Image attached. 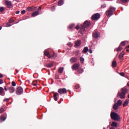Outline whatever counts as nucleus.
<instances>
[{
    "label": "nucleus",
    "mask_w": 129,
    "mask_h": 129,
    "mask_svg": "<svg viewBox=\"0 0 129 129\" xmlns=\"http://www.w3.org/2000/svg\"><path fill=\"white\" fill-rule=\"evenodd\" d=\"M106 7V4H103L101 5V9H104Z\"/></svg>",
    "instance_id": "obj_41"
},
{
    "label": "nucleus",
    "mask_w": 129,
    "mask_h": 129,
    "mask_svg": "<svg viewBox=\"0 0 129 129\" xmlns=\"http://www.w3.org/2000/svg\"><path fill=\"white\" fill-rule=\"evenodd\" d=\"M90 23L87 20L84 22L83 25L85 28L89 27L90 26Z\"/></svg>",
    "instance_id": "obj_14"
},
{
    "label": "nucleus",
    "mask_w": 129,
    "mask_h": 129,
    "mask_svg": "<svg viewBox=\"0 0 129 129\" xmlns=\"http://www.w3.org/2000/svg\"><path fill=\"white\" fill-rule=\"evenodd\" d=\"M126 51H129V50L128 49H126Z\"/></svg>",
    "instance_id": "obj_62"
},
{
    "label": "nucleus",
    "mask_w": 129,
    "mask_h": 129,
    "mask_svg": "<svg viewBox=\"0 0 129 129\" xmlns=\"http://www.w3.org/2000/svg\"><path fill=\"white\" fill-rule=\"evenodd\" d=\"M125 54V52L124 51H122L120 54L118 55V58L121 60H123V57H124V55Z\"/></svg>",
    "instance_id": "obj_11"
},
{
    "label": "nucleus",
    "mask_w": 129,
    "mask_h": 129,
    "mask_svg": "<svg viewBox=\"0 0 129 129\" xmlns=\"http://www.w3.org/2000/svg\"><path fill=\"white\" fill-rule=\"evenodd\" d=\"M89 51V48L88 47H85L84 48H83V50H82V52L83 53H87V52Z\"/></svg>",
    "instance_id": "obj_21"
},
{
    "label": "nucleus",
    "mask_w": 129,
    "mask_h": 129,
    "mask_svg": "<svg viewBox=\"0 0 129 129\" xmlns=\"http://www.w3.org/2000/svg\"><path fill=\"white\" fill-rule=\"evenodd\" d=\"M119 106L116 104L114 103V104L113 106V108L115 110H117L118 109Z\"/></svg>",
    "instance_id": "obj_27"
},
{
    "label": "nucleus",
    "mask_w": 129,
    "mask_h": 129,
    "mask_svg": "<svg viewBox=\"0 0 129 129\" xmlns=\"http://www.w3.org/2000/svg\"><path fill=\"white\" fill-rule=\"evenodd\" d=\"M56 56H57L56 54L54 53L52 55L50 54V57H51L50 58H55L56 57Z\"/></svg>",
    "instance_id": "obj_36"
},
{
    "label": "nucleus",
    "mask_w": 129,
    "mask_h": 129,
    "mask_svg": "<svg viewBox=\"0 0 129 129\" xmlns=\"http://www.w3.org/2000/svg\"><path fill=\"white\" fill-rule=\"evenodd\" d=\"M63 5V0H60L58 3V6H61Z\"/></svg>",
    "instance_id": "obj_29"
},
{
    "label": "nucleus",
    "mask_w": 129,
    "mask_h": 129,
    "mask_svg": "<svg viewBox=\"0 0 129 129\" xmlns=\"http://www.w3.org/2000/svg\"><path fill=\"white\" fill-rule=\"evenodd\" d=\"M75 26V24H71L69 26V29H72Z\"/></svg>",
    "instance_id": "obj_37"
},
{
    "label": "nucleus",
    "mask_w": 129,
    "mask_h": 129,
    "mask_svg": "<svg viewBox=\"0 0 129 129\" xmlns=\"http://www.w3.org/2000/svg\"><path fill=\"white\" fill-rule=\"evenodd\" d=\"M4 89H5V90L6 91H8V89H7V88L6 86L4 87Z\"/></svg>",
    "instance_id": "obj_53"
},
{
    "label": "nucleus",
    "mask_w": 129,
    "mask_h": 129,
    "mask_svg": "<svg viewBox=\"0 0 129 129\" xmlns=\"http://www.w3.org/2000/svg\"><path fill=\"white\" fill-rule=\"evenodd\" d=\"M23 91V88L22 87H19L16 90V94L18 95H22Z\"/></svg>",
    "instance_id": "obj_4"
},
{
    "label": "nucleus",
    "mask_w": 129,
    "mask_h": 129,
    "mask_svg": "<svg viewBox=\"0 0 129 129\" xmlns=\"http://www.w3.org/2000/svg\"><path fill=\"white\" fill-rule=\"evenodd\" d=\"M4 77V75L0 73V79H2Z\"/></svg>",
    "instance_id": "obj_52"
},
{
    "label": "nucleus",
    "mask_w": 129,
    "mask_h": 129,
    "mask_svg": "<svg viewBox=\"0 0 129 129\" xmlns=\"http://www.w3.org/2000/svg\"><path fill=\"white\" fill-rule=\"evenodd\" d=\"M39 15V11H34V12H33L32 14V16L33 17H36Z\"/></svg>",
    "instance_id": "obj_26"
},
{
    "label": "nucleus",
    "mask_w": 129,
    "mask_h": 129,
    "mask_svg": "<svg viewBox=\"0 0 129 129\" xmlns=\"http://www.w3.org/2000/svg\"><path fill=\"white\" fill-rule=\"evenodd\" d=\"M78 59L75 57H74L72 58H71V59L70 60L71 61V62H72V63H74L75 62H76L77 61Z\"/></svg>",
    "instance_id": "obj_22"
},
{
    "label": "nucleus",
    "mask_w": 129,
    "mask_h": 129,
    "mask_svg": "<svg viewBox=\"0 0 129 129\" xmlns=\"http://www.w3.org/2000/svg\"><path fill=\"white\" fill-rule=\"evenodd\" d=\"M5 11V8L4 7H0V12L3 13Z\"/></svg>",
    "instance_id": "obj_31"
},
{
    "label": "nucleus",
    "mask_w": 129,
    "mask_h": 129,
    "mask_svg": "<svg viewBox=\"0 0 129 129\" xmlns=\"http://www.w3.org/2000/svg\"><path fill=\"white\" fill-rule=\"evenodd\" d=\"M127 97L129 99V94L128 95Z\"/></svg>",
    "instance_id": "obj_63"
},
{
    "label": "nucleus",
    "mask_w": 129,
    "mask_h": 129,
    "mask_svg": "<svg viewBox=\"0 0 129 129\" xmlns=\"http://www.w3.org/2000/svg\"><path fill=\"white\" fill-rule=\"evenodd\" d=\"M13 22H14V21H13V19H12V18H10V19H9V23L11 24Z\"/></svg>",
    "instance_id": "obj_47"
},
{
    "label": "nucleus",
    "mask_w": 129,
    "mask_h": 129,
    "mask_svg": "<svg viewBox=\"0 0 129 129\" xmlns=\"http://www.w3.org/2000/svg\"><path fill=\"white\" fill-rule=\"evenodd\" d=\"M57 96H58V93L56 92L54 94V96H53V97H54V99L55 101H57Z\"/></svg>",
    "instance_id": "obj_24"
},
{
    "label": "nucleus",
    "mask_w": 129,
    "mask_h": 129,
    "mask_svg": "<svg viewBox=\"0 0 129 129\" xmlns=\"http://www.w3.org/2000/svg\"><path fill=\"white\" fill-rule=\"evenodd\" d=\"M5 111V109L4 108H0V114L3 113Z\"/></svg>",
    "instance_id": "obj_39"
},
{
    "label": "nucleus",
    "mask_w": 129,
    "mask_h": 129,
    "mask_svg": "<svg viewBox=\"0 0 129 129\" xmlns=\"http://www.w3.org/2000/svg\"><path fill=\"white\" fill-rule=\"evenodd\" d=\"M80 66V63H75L73 64V67H72V69L73 70H78Z\"/></svg>",
    "instance_id": "obj_8"
},
{
    "label": "nucleus",
    "mask_w": 129,
    "mask_h": 129,
    "mask_svg": "<svg viewBox=\"0 0 129 129\" xmlns=\"http://www.w3.org/2000/svg\"><path fill=\"white\" fill-rule=\"evenodd\" d=\"M122 49H123L122 46L121 45H120L119 46V47L116 49V51H121Z\"/></svg>",
    "instance_id": "obj_30"
},
{
    "label": "nucleus",
    "mask_w": 129,
    "mask_h": 129,
    "mask_svg": "<svg viewBox=\"0 0 129 129\" xmlns=\"http://www.w3.org/2000/svg\"><path fill=\"white\" fill-rule=\"evenodd\" d=\"M109 129H115V128L114 127H111Z\"/></svg>",
    "instance_id": "obj_58"
},
{
    "label": "nucleus",
    "mask_w": 129,
    "mask_h": 129,
    "mask_svg": "<svg viewBox=\"0 0 129 129\" xmlns=\"http://www.w3.org/2000/svg\"><path fill=\"white\" fill-rule=\"evenodd\" d=\"M9 91L11 93H13L15 92V88L14 87H10L9 88Z\"/></svg>",
    "instance_id": "obj_17"
},
{
    "label": "nucleus",
    "mask_w": 129,
    "mask_h": 129,
    "mask_svg": "<svg viewBox=\"0 0 129 129\" xmlns=\"http://www.w3.org/2000/svg\"><path fill=\"white\" fill-rule=\"evenodd\" d=\"M117 97H119L121 99H124L125 98V94L122 92H118L117 93Z\"/></svg>",
    "instance_id": "obj_5"
},
{
    "label": "nucleus",
    "mask_w": 129,
    "mask_h": 129,
    "mask_svg": "<svg viewBox=\"0 0 129 129\" xmlns=\"http://www.w3.org/2000/svg\"><path fill=\"white\" fill-rule=\"evenodd\" d=\"M93 36L95 39H98L99 37H100V34L99 32L95 31V32L93 33Z\"/></svg>",
    "instance_id": "obj_10"
},
{
    "label": "nucleus",
    "mask_w": 129,
    "mask_h": 129,
    "mask_svg": "<svg viewBox=\"0 0 129 129\" xmlns=\"http://www.w3.org/2000/svg\"><path fill=\"white\" fill-rule=\"evenodd\" d=\"M117 62L115 60H113L112 63V67H113L114 68H115L117 66Z\"/></svg>",
    "instance_id": "obj_23"
},
{
    "label": "nucleus",
    "mask_w": 129,
    "mask_h": 129,
    "mask_svg": "<svg viewBox=\"0 0 129 129\" xmlns=\"http://www.w3.org/2000/svg\"><path fill=\"white\" fill-rule=\"evenodd\" d=\"M85 28H86V27H85L84 24H83V25H81L80 26V29L81 31H82V32H84L85 31Z\"/></svg>",
    "instance_id": "obj_19"
},
{
    "label": "nucleus",
    "mask_w": 129,
    "mask_h": 129,
    "mask_svg": "<svg viewBox=\"0 0 129 129\" xmlns=\"http://www.w3.org/2000/svg\"><path fill=\"white\" fill-rule=\"evenodd\" d=\"M4 84V80L2 79H0V85H2Z\"/></svg>",
    "instance_id": "obj_50"
},
{
    "label": "nucleus",
    "mask_w": 129,
    "mask_h": 129,
    "mask_svg": "<svg viewBox=\"0 0 129 129\" xmlns=\"http://www.w3.org/2000/svg\"><path fill=\"white\" fill-rule=\"evenodd\" d=\"M111 126H112V127H117V122H112L111 124Z\"/></svg>",
    "instance_id": "obj_20"
},
{
    "label": "nucleus",
    "mask_w": 129,
    "mask_h": 129,
    "mask_svg": "<svg viewBox=\"0 0 129 129\" xmlns=\"http://www.w3.org/2000/svg\"><path fill=\"white\" fill-rule=\"evenodd\" d=\"M78 52V54L77 55H78L79 54V51H77Z\"/></svg>",
    "instance_id": "obj_61"
},
{
    "label": "nucleus",
    "mask_w": 129,
    "mask_h": 129,
    "mask_svg": "<svg viewBox=\"0 0 129 129\" xmlns=\"http://www.w3.org/2000/svg\"><path fill=\"white\" fill-rule=\"evenodd\" d=\"M16 82H15L14 81H13L12 82V86H13V87H16Z\"/></svg>",
    "instance_id": "obj_43"
},
{
    "label": "nucleus",
    "mask_w": 129,
    "mask_h": 129,
    "mask_svg": "<svg viewBox=\"0 0 129 129\" xmlns=\"http://www.w3.org/2000/svg\"><path fill=\"white\" fill-rule=\"evenodd\" d=\"M7 119V117H5L4 114H2L0 116V123H2L3 121H5Z\"/></svg>",
    "instance_id": "obj_12"
},
{
    "label": "nucleus",
    "mask_w": 129,
    "mask_h": 129,
    "mask_svg": "<svg viewBox=\"0 0 129 129\" xmlns=\"http://www.w3.org/2000/svg\"><path fill=\"white\" fill-rule=\"evenodd\" d=\"M82 43V42L80 40H77V42H76V43L75 44V45L76 46H80Z\"/></svg>",
    "instance_id": "obj_15"
},
{
    "label": "nucleus",
    "mask_w": 129,
    "mask_h": 129,
    "mask_svg": "<svg viewBox=\"0 0 129 129\" xmlns=\"http://www.w3.org/2000/svg\"><path fill=\"white\" fill-rule=\"evenodd\" d=\"M119 75H120V76H123V77H124V76H125V73H123V72L120 73H119Z\"/></svg>",
    "instance_id": "obj_44"
},
{
    "label": "nucleus",
    "mask_w": 129,
    "mask_h": 129,
    "mask_svg": "<svg viewBox=\"0 0 129 129\" xmlns=\"http://www.w3.org/2000/svg\"><path fill=\"white\" fill-rule=\"evenodd\" d=\"M88 51H89V52L90 53H92V49H89V50H88Z\"/></svg>",
    "instance_id": "obj_55"
},
{
    "label": "nucleus",
    "mask_w": 129,
    "mask_h": 129,
    "mask_svg": "<svg viewBox=\"0 0 129 129\" xmlns=\"http://www.w3.org/2000/svg\"><path fill=\"white\" fill-rule=\"evenodd\" d=\"M27 10H28V11H29V12H31V11H32V10H33V8H32V7H28V8H27Z\"/></svg>",
    "instance_id": "obj_38"
},
{
    "label": "nucleus",
    "mask_w": 129,
    "mask_h": 129,
    "mask_svg": "<svg viewBox=\"0 0 129 129\" xmlns=\"http://www.w3.org/2000/svg\"><path fill=\"white\" fill-rule=\"evenodd\" d=\"M0 95L2 96H4L5 95L4 88L2 87H0Z\"/></svg>",
    "instance_id": "obj_13"
},
{
    "label": "nucleus",
    "mask_w": 129,
    "mask_h": 129,
    "mask_svg": "<svg viewBox=\"0 0 129 129\" xmlns=\"http://www.w3.org/2000/svg\"><path fill=\"white\" fill-rule=\"evenodd\" d=\"M63 69L64 68H60L59 69V70H58V72L59 73H62L63 71Z\"/></svg>",
    "instance_id": "obj_34"
},
{
    "label": "nucleus",
    "mask_w": 129,
    "mask_h": 129,
    "mask_svg": "<svg viewBox=\"0 0 129 129\" xmlns=\"http://www.w3.org/2000/svg\"><path fill=\"white\" fill-rule=\"evenodd\" d=\"M41 6H39V7H38V11H41Z\"/></svg>",
    "instance_id": "obj_54"
},
{
    "label": "nucleus",
    "mask_w": 129,
    "mask_h": 129,
    "mask_svg": "<svg viewBox=\"0 0 129 129\" xmlns=\"http://www.w3.org/2000/svg\"><path fill=\"white\" fill-rule=\"evenodd\" d=\"M120 45H122V46L125 45V41H123V42H121Z\"/></svg>",
    "instance_id": "obj_46"
},
{
    "label": "nucleus",
    "mask_w": 129,
    "mask_h": 129,
    "mask_svg": "<svg viewBox=\"0 0 129 129\" xmlns=\"http://www.w3.org/2000/svg\"><path fill=\"white\" fill-rule=\"evenodd\" d=\"M78 72H79V74L83 73L84 72V70L83 69H78Z\"/></svg>",
    "instance_id": "obj_32"
},
{
    "label": "nucleus",
    "mask_w": 129,
    "mask_h": 129,
    "mask_svg": "<svg viewBox=\"0 0 129 129\" xmlns=\"http://www.w3.org/2000/svg\"><path fill=\"white\" fill-rule=\"evenodd\" d=\"M5 4L7 6L8 8H11L12 6V1L6 0L5 2Z\"/></svg>",
    "instance_id": "obj_7"
},
{
    "label": "nucleus",
    "mask_w": 129,
    "mask_h": 129,
    "mask_svg": "<svg viewBox=\"0 0 129 129\" xmlns=\"http://www.w3.org/2000/svg\"><path fill=\"white\" fill-rule=\"evenodd\" d=\"M110 117L112 119L119 121L120 120V115L115 112H111Z\"/></svg>",
    "instance_id": "obj_1"
},
{
    "label": "nucleus",
    "mask_w": 129,
    "mask_h": 129,
    "mask_svg": "<svg viewBox=\"0 0 129 129\" xmlns=\"http://www.w3.org/2000/svg\"><path fill=\"white\" fill-rule=\"evenodd\" d=\"M129 0H120V2L122 3H126L128 2Z\"/></svg>",
    "instance_id": "obj_40"
},
{
    "label": "nucleus",
    "mask_w": 129,
    "mask_h": 129,
    "mask_svg": "<svg viewBox=\"0 0 129 129\" xmlns=\"http://www.w3.org/2000/svg\"><path fill=\"white\" fill-rule=\"evenodd\" d=\"M16 14H20V11H16Z\"/></svg>",
    "instance_id": "obj_56"
},
{
    "label": "nucleus",
    "mask_w": 129,
    "mask_h": 129,
    "mask_svg": "<svg viewBox=\"0 0 129 129\" xmlns=\"http://www.w3.org/2000/svg\"><path fill=\"white\" fill-rule=\"evenodd\" d=\"M76 29H77V30H79L80 29V27L79 26V25H78L77 26H76Z\"/></svg>",
    "instance_id": "obj_48"
},
{
    "label": "nucleus",
    "mask_w": 129,
    "mask_h": 129,
    "mask_svg": "<svg viewBox=\"0 0 129 129\" xmlns=\"http://www.w3.org/2000/svg\"><path fill=\"white\" fill-rule=\"evenodd\" d=\"M121 91L125 95L128 93V88L125 86L121 89Z\"/></svg>",
    "instance_id": "obj_9"
},
{
    "label": "nucleus",
    "mask_w": 129,
    "mask_h": 129,
    "mask_svg": "<svg viewBox=\"0 0 129 129\" xmlns=\"http://www.w3.org/2000/svg\"><path fill=\"white\" fill-rule=\"evenodd\" d=\"M53 63L52 62L46 64V67H47L48 68H51V67H53Z\"/></svg>",
    "instance_id": "obj_28"
},
{
    "label": "nucleus",
    "mask_w": 129,
    "mask_h": 129,
    "mask_svg": "<svg viewBox=\"0 0 129 129\" xmlns=\"http://www.w3.org/2000/svg\"><path fill=\"white\" fill-rule=\"evenodd\" d=\"M118 106H121V105L122 104V101L121 100H118L116 103Z\"/></svg>",
    "instance_id": "obj_25"
},
{
    "label": "nucleus",
    "mask_w": 129,
    "mask_h": 129,
    "mask_svg": "<svg viewBox=\"0 0 129 129\" xmlns=\"http://www.w3.org/2000/svg\"><path fill=\"white\" fill-rule=\"evenodd\" d=\"M115 8L110 7L109 10H107L105 12V15L107 17H111L113 15V13L115 11Z\"/></svg>",
    "instance_id": "obj_2"
},
{
    "label": "nucleus",
    "mask_w": 129,
    "mask_h": 129,
    "mask_svg": "<svg viewBox=\"0 0 129 129\" xmlns=\"http://www.w3.org/2000/svg\"><path fill=\"white\" fill-rule=\"evenodd\" d=\"M2 29V26H0V30H1Z\"/></svg>",
    "instance_id": "obj_60"
},
{
    "label": "nucleus",
    "mask_w": 129,
    "mask_h": 129,
    "mask_svg": "<svg viewBox=\"0 0 129 129\" xmlns=\"http://www.w3.org/2000/svg\"><path fill=\"white\" fill-rule=\"evenodd\" d=\"M10 101V99L9 98H5L4 99V102H8Z\"/></svg>",
    "instance_id": "obj_42"
},
{
    "label": "nucleus",
    "mask_w": 129,
    "mask_h": 129,
    "mask_svg": "<svg viewBox=\"0 0 129 129\" xmlns=\"http://www.w3.org/2000/svg\"><path fill=\"white\" fill-rule=\"evenodd\" d=\"M80 88V85L79 84H76L75 85V89H78Z\"/></svg>",
    "instance_id": "obj_35"
},
{
    "label": "nucleus",
    "mask_w": 129,
    "mask_h": 129,
    "mask_svg": "<svg viewBox=\"0 0 129 129\" xmlns=\"http://www.w3.org/2000/svg\"><path fill=\"white\" fill-rule=\"evenodd\" d=\"M18 72H19V70H16V73H18Z\"/></svg>",
    "instance_id": "obj_59"
},
{
    "label": "nucleus",
    "mask_w": 129,
    "mask_h": 129,
    "mask_svg": "<svg viewBox=\"0 0 129 129\" xmlns=\"http://www.w3.org/2000/svg\"><path fill=\"white\" fill-rule=\"evenodd\" d=\"M68 45H69L70 46H72V44L71 43H68Z\"/></svg>",
    "instance_id": "obj_57"
},
{
    "label": "nucleus",
    "mask_w": 129,
    "mask_h": 129,
    "mask_svg": "<svg viewBox=\"0 0 129 129\" xmlns=\"http://www.w3.org/2000/svg\"><path fill=\"white\" fill-rule=\"evenodd\" d=\"M58 92L60 94H67V90L66 88H60L58 89Z\"/></svg>",
    "instance_id": "obj_6"
},
{
    "label": "nucleus",
    "mask_w": 129,
    "mask_h": 129,
    "mask_svg": "<svg viewBox=\"0 0 129 129\" xmlns=\"http://www.w3.org/2000/svg\"><path fill=\"white\" fill-rule=\"evenodd\" d=\"M44 54L45 56H47L49 58H50V54L49 53V52L47 50H45L44 51Z\"/></svg>",
    "instance_id": "obj_16"
},
{
    "label": "nucleus",
    "mask_w": 129,
    "mask_h": 129,
    "mask_svg": "<svg viewBox=\"0 0 129 129\" xmlns=\"http://www.w3.org/2000/svg\"><path fill=\"white\" fill-rule=\"evenodd\" d=\"M101 17V15L100 13H95L93 14L91 17V19L96 21L99 20Z\"/></svg>",
    "instance_id": "obj_3"
},
{
    "label": "nucleus",
    "mask_w": 129,
    "mask_h": 129,
    "mask_svg": "<svg viewBox=\"0 0 129 129\" xmlns=\"http://www.w3.org/2000/svg\"><path fill=\"white\" fill-rule=\"evenodd\" d=\"M12 25H11V23H10L9 22L6 24V27H11Z\"/></svg>",
    "instance_id": "obj_45"
},
{
    "label": "nucleus",
    "mask_w": 129,
    "mask_h": 129,
    "mask_svg": "<svg viewBox=\"0 0 129 129\" xmlns=\"http://www.w3.org/2000/svg\"><path fill=\"white\" fill-rule=\"evenodd\" d=\"M37 83V81H33L31 85L34 86H36Z\"/></svg>",
    "instance_id": "obj_33"
},
{
    "label": "nucleus",
    "mask_w": 129,
    "mask_h": 129,
    "mask_svg": "<svg viewBox=\"0 0 129 129\" xmlns=\"http://www.w3.org/2000/svg\"><path fill=\"white\" fill-rule=\"evenodd\" d=\"M80 61H81L82 62H83L84 61V58L83 57H80Z\"/></svg>",
    "instance_id": "obj_49"
},
{
    "label": "nucleus",
    "mask_w": 129,
    "mask_h": 129,
    "mask_svg": "<svg viewBox=\"0 0 129 129\" xmlns=\"http://www.w3.org/2000/svg\"><path fill=\"white\" fill-rule=\"evenodd\" d=\"M26 13L25 10H22L21 12V14H25Z\"/></svg>",
    "instance_id": "obj_51"
},
{
    "label": "nucleus",
    "mask_w": 129,
    "mask_h": 129,
    "mask_svg": "<svg viewBox=\"0 0 129 129\" xmlns=\"http://www.w3.org/2000/svg\"><path fill=\"white\" fill-rule=\"evenodd\" d=\"M128 102H129L128 99H126L124 101V103L123 104V107H126V106H127V105H128Z\"/></svg>",
    "instance_id": "obj_18"
}]
</instances>
